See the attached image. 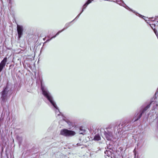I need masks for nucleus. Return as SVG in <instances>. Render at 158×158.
<instances>
[{
	"label": "nucleus",
	"instance_id": "obj_9",
	"mask_svg": "<svg viewBox=\"0 0 158 158\" xmlns=\"http://www.w3.org/2000/svg\"><path fill=\"white\" fill-rule=\"evenodd\" d=\"M150 25L151 27H152V28L154 30H155V25L154 24H150Z\"/></svg>",
	"mask_w": 158,
	"mask_h": 158
},
{
	"label": "nucleus",
	"instance_id": "obj_12",
	"mask_svg": "<svg viewBox=\"0 0 158 158\" xmlns=\"http://www.w3.org/2000/svg\"><path fill=\"white\" fill-rule=\"evenodd\" d=\"M40 84H41V85H42V82L41 81H40Z\"/></svg>",
	"mask_w": 158,
	"mask_h": 158
},
{
	"label": "nucleus",
	"instance_id": "obj_10",
	"mask_svg": "<svg viewBox=\"0 0 158 158\" xmlns=\"http://www.w3.org/2000/svg\"><path fill=\"white\" fill-rule=\"evenodd\" d=\"M80 130L81 131H82L83 132H81L80 131V134H83V133H84L85 131V130H83L81 128V127H80Z\"/></svg>",
	"mask_w": 158,
	"mask_h": 158
},
{
	"label": "nucleus",
	"instance_id": "obj_11",
	"mask_svg": "<svg viewBox=\"0 0 158 158\" xmlns=\"http://www.w3.org/2000/svg\"><path fill=\"white\" fill-rule=\"evenodd\" d=\"M64 30L63 29L62 30H61V31H58L57 33L56 34V35L53 36L52 38H54L55 37L56 35H59V34L60 33V32H61Z\"/></svg>",
	"mask_w": 158,
	"mask_h": 158
},
{
	"label": "nucleus",
	"instance_id": "obj_5",
	"mask_svg": "<svg viewBox=\"0 0 158 158\" xmlns=\"http://www.w3.org/2000/svg\"><path fill=\"white\" fill-rule=\"evenodd\" d=\"M17 30L19 38L20 39L23 34V27L22 26L17 25Z\"/></svg>",
	"mask_w": 158,
	"mask_h": 158
},
{
	"label": "nucleus",
	"instance_id": "obj_13",
	"mask_svg": "<svg viewBox=\"0 0 158 158\" xmlns=\"http://www.w3.org/2000/svg\"><path fill=\"white\" fill-rule=\"evenodd\" d=\"M39 60H40V58H38V61H39Z\"/></svg>",
	"mask_w": 158,
	"mask_h": 158
},
{
	"label": "nucleus",
	"instance_id": "obj_2",
	"mask_svg": "<svg viewBox=\"0 0 158 158\" xmlns=\"http://www.w3.org/2000/svg\"><path fill=\"white\" fill-rule=\"evenodd\" d=\"M60 134L62 135L68 137L73 136L75 135L76 133L73 131L64 129L61 130Z\"/></svg>",
	"mask_w": 158,
	"mask_h": 158
},
{
	"label": "nucleus",
	"instance_id": "obj_8",
	"mask_svg": "<svg viewBox=\"0 0 158 158\" xmlns=\"http://www.w3.org/2000/svg\"><path fill=\"white\" fill-rule=\"evenodd\" d=\"M101 139L100 136L98 135H96L94 138V139L95 140H99Z\"/></svg>",
	"mask_w": 158,
	"mask_h": 158
},
{
	"label": "nucleus",
	"instance_id": "obj_3",
	"mask_svg": "<svg viewBox=\"0 0 158 158\" xmlns=\"http://www.w3.org/2000/svg\"><path fill=\"white\" fill-rule=\"evenodd\" d=\"M9 91L8 88L6 87L2 92V96L1 98L2 101L6 102L8 98V93Z\"/></svg>",
	"mask_w": 158,
	"mask_h": 158
},
{
	"label": "nucleus",
	"instance_id": "obj_6",
	"mask_svg": "<svg viewBox=\"0 0 158 158\" xmlns=\"http://www.w3.org/2000/svg\"><path fill=\"white\" fill-rule=\"evenodd\" d=\"M7 60V58L5 57L0 63V72H1L3 68L5 66Z\"/></svg>",
	"mask_w": 158,
	"mask_h": 158
},
{
	"label": "nucleus",
	"instance_id": "obj_1",
	"mask_svg": "<svg viewBox=\"0 0 158 158\" xmlns=\"http://www.w3.org/2000/svg\"><path fill=\"white\" fill-rule=\"evenodd\" d=\"M41 89L42 91V94L44 96L47 98L48 100L50 102L52 105L56 108V105L53 101L52 97L49 95L48 91L46 89L41 85Z\"/></svg>",
	"mask_w": 158,
	"mask_h": 158
},
{
	"label": "nucleus",
	"instance_id": "obj_7",
	"mask_svg": "<svg viewBox=\"0 0 158 158\" xmlns=\"http://www.w3.org/2000/svg\"><path fill=\"white\" fill-rule=\"evenodd\" d=\"M91 2V1L90 0H88L85 3V4L83 5V6L82 10L81 12H82L85 9L86 7Z\"/></svg>",
	"mask_w": 158,
	"mask_h": 158
},
{
	"label": "nucleus",
	"instance_id": "obj_4",
	"mask_svg": "<svg viewBox=\"0 0 158 158\" xmlns=\"http://www.w3.org/2000/svg\"><path fill=\"white\" fill-rule=\"evenodd\" d=\"M150 107V105H147L143 110L141 112V113L139 114L138 116H135L134 118L135 119L134 121H136L138 120L139 119H140L142 116V114L146 111Z\"/></svg>",
	"mask_w": 158,
	"mask_h": 158
}]
</instances>
